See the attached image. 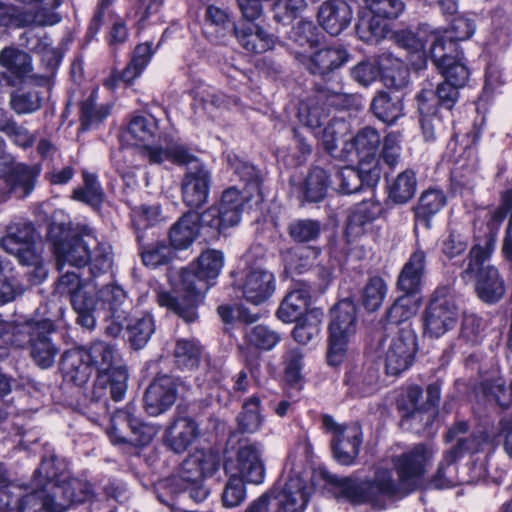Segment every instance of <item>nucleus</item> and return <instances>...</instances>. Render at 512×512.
I'll return each instance as SVG.
<instances>
[{
    "label": "nucleus",
    "instance_id": "obj_1",
    "mask_svg": "<svg viewBox=\"0 0 512 512\" xmlns=\"http://www.w3.org/2000/svg\"><path fill=\"white\" fill-rule=\"evenodd\" d=\"M433 452L423 444L394 459L398 473V481L387 469H378L372 480L359 481L350 477L330 475L328 481L337 489L339 497L352 504H369L374 510H384L395 497L402 496L416 489L421 483L427 463L432 459Z\"/></svg>",
    "mask_w": 512,
    "mask_h": 512
},
{
    "label": "nucleus",
    "instance_id": "obj_2",
    "mask_svg": "<svg viewBox=\"0 0 512 512\" xmlns=\"http://www.w3.org/2000/svg\"><path fill=\"white\" fill-rule=\"evenodd\" d=\"M20 491L14 484L8 483L4 468L0 465V512H65L73 504L83 503L93 497L92 485L77 478L71 479L63 487H54L51 491L42 486L17 501L16 508H11L12 498Z\"/></svg>",
    "mask_w": 512,
    "mask_h": 512
},
{
    "label": "nucleus",
    "instance_id": "obj_3",
    "mask_svg": "<svg viewBox=\"0 0 512 512\" xmlns=\"http://www.w3.org/2000/svg\"><path fill=\"white\" fill-rule=\"evenodd\" d=\"M223 266L224 255L221 251L205 250L196 261L181 270L183 297L177 299L168 292H159L157 294L158 304L173 311L186 322H194L198 317L197 305L202 301L210 286L213 285L211 281L219 276Z\"/></svg>",
    "mask_w": 512,
    "mask_h": 512
},
{
    "label": "nucleus",
    "instance_id": "obj_4",
    "mask_svg": "<svg viewBox=\"0 0 512 512\" xmlns=\"http://www.w3.org/2000/svg\"><path fill=\"white\" fill-rule=\"evenodd\" d=\"M227 162L233 174L243 182L241 190L237 187L226 189L218 205L206 209L202 214V229L211 236H217L230 227L239 224L243 202L259 194L260 180L255 167L241 160L238 156L228 154Z\"/></svg>",
    "mask_w": 512,
    "mask_h": 512
},
{
    "label": "nucleus",
    "instance_id": "obj_5",
    "mask_svg": "<svg viewBox=\"0 0 512 512\" xmlns=\"http://www.w3.org/2000/svg\"><path fill=\"white\" fill-rule=\"evenodd\" d=\"M87 361L97 370V378L92 391V403L99 414L109 411L108 395L115 402L121 401L127 391L128 373L125 367L116 366L118 353L113 345L105 341H94L81 347Z\"/></svg>",
    "mask_w": 512,
    "mask_h": 512
},
{
    "label": "nucleus",
    "instance_id": "obj_6",
    "mask_svg": "<svg viewBox=\"0 0 512 512\" xmlns=\"http://www.w3.org/2000/svg\"><path fill=\"white\" fill-rule=\"evenodd\" d=\"M123 137L136 146L150 164L185 162L191 159L189 149L170 134L160 132L158 121L151 115L132 116Z\"/></svg>",
    "mask_w": 512,
    "mask_h": 512
},
{
    "label": "nucleus",
    "instance_id": "obj_7",
    "mask_svg": "<svg viewBox=\"0 0 512 512\" xmlns=\"http://www.w3.org/2000/svg\"><path fill=\"white\" fill-rule=\"evenodd\" d=\"M53 251L59 270H62L65 264L80 268L89 263L91 274L96 277L108 272L112 267L111 246L100 242L96 237L89 240L67 237L54 241Z\"/></svg>",
    "mask_w": 512,
    "mask_h": 512
},
{
    "label": "nucleus",
    "instance_id": "obj_8",
    "mask_svg": "<svg viewBox=\"0 0 512 512\" xmlns=\"http://www.w3.org/2000/svg\"><path fill=\"white\" fill-rule=\"evenodd\" d=\"M311 488L300 476L290 477L284 485L277 484L271 491L254 500L245 512H303L309 501Z\"/></svg>",
    "mask_w": 512,
    "mask_h": 512
},
{
    "label": "nucleus",
    "instance_id": "obj_9",
    "mask_svg": "<svg viewBox=\"0 0 512 512\" xmlns=\"http://www.w3.org/2000/svg\"><path fill=\"white\" fill-rule=\"evenodd\" d=\"M494 251V238L492 237L487 247L477 244L472 247L469 254V262L464 270L467 277L476 278V291L479 298L486 303L498 302L505 293L504 281L498 270L490 265H485Z\"/></svg>",
    "mask_w": 512,
    "mask_h": 512
},
{
    "label": "nucleus",
    "instance_id": "obj_10",
    "mask_svg": "<svg viewBox=\"0 0 512 512\" xmlns=\"http://www.w3.org/2000/svg\"><path fill=\"white\" fill-rule=\"evenodd\" d=\"M175 364L181 370H193L205 360V373L199 387L203 390L220 388L225 377L224 362L205 354L203 346L195 339H178L174 349Z\"/></svg>",
    "mask_w": 512,
    "mask_h": 512
},
{
    "label": "nucleus",
    "instance_id": "obj_11",
    "mask_svg": "<svg viewBox=\"0 0 512 512\" xmlns=\"http://www.w3.org/2000/svg\"><path fill=\"white\" fill-rule=\"evenodd\" d=\"M382 139L380 133L372 127H364L349 140H345L338 155L347 161H357L364 172H368L370 182H379L381 168L379 165V148Z\"/></svg>",
    "mask_w": 512,
    "mask_h": 512
},
{
    "label": "nucleus",
    "instance_id": "obj_12",
    "mask_svg": "<svg viewBox=\"0 0 512 512\" xmlns=\"http://www.w3.org/2000/svg\"><path fill=\"white\" fill-rule=\"evenodd\" d=\"M459 318V309L450 285L438 286L423 315L424 333L439 338L451 330Z\"/></svg>",
    "mask_w": 512,
    "mask_h": 512
},
{
    "label": "nucleus",
    "instance_id": "obj_13",
    "mask_svg": "<svg viewBox=\"0 0 512 512\" xmlns=\"http://www.w3.org/2000/svg\"><path fill=\"white\" fill-rule=\"evenodd\" d=\"M355 324L356 307L351 300H342L332 308L327 352L329 365L338 366L343 362L349 339L356 331Z\"/></svg>",
    "mask_w": 512,
    "mask_h": 512
},
{
    "label": "nucleus",
    "instance_id": "obj_14",
    "mask_svg": "<svg viewBox=\"0 0 512 512\" xmlns=\"http://www.w3.org/2000/svg\"><path fill=\"white\" fill-rule=\"evenodd\" d=\"M29 7V11H22L13 5L0 2V26L22 27L32 23L46 26L60 22V16L55 12L63 0H17Z\"/></svg>",
    "mask_w": 512,
    "mask_h": 512
},
{
    "label": "nucleus",
    "instance_id": "obj_15",
    "mask_svg": "<svg viewBox=\"0 0 512 512\" xmlns=\"http://www.w3.org/2000/svg\"><path fill=\"white\" fill-rule=\"evenodd\" d=\"M322 429L331 435V448L335 460L345 466L355 464L362 445V429L358 423L342 424L331 415L321 416Z\"/></svg>",
    "mask_w": 512,
    "mask_h": 512
},
{
    "label": "nucleus",
    "instance_id": "obj_16",
    "mask_svg": "<svg viewBox=\"0 0 512 512\" xmlns=\"http://www.w3.org/2000/svg\"><path fill=\"white\" fill-rule=\"evenodd\" d=\"M55 293L60 297L70 299L73 309L77 313V322L86 329H93L96 323L94 311L96 301L92 296L90 285L81 281L74 272H66L58 279Z\"/></svg>",
    "mask_w": 512,
    "mask_h": 512
},
{
    "label": "nucleus",
    "instance_id": "obj_17",
    "mask_svg": "<svg viewBox=\"0 0 512 512\" xmlns=\"http://www.w3.org/2000/svg\"><path fill=\"white\" fill-rule=\"evenodd\" d=\"M185 162H174L177 165H188L181 182V193L184 203L191 208H199L209 197L211 173L194 154Z\"/></svg>",
    "mask_w": 512,
    "mask_h": 512
},
{
    "label": "nucleus",
    "instance_id": "obj_18",
    "mask_svg": "<svg viewBox=\"0 0 512 512\" xmlns=\"http://www.w3.org/2000/svg\"><path fill=\"white\" fill-rule=\"evenodd\" d=\"M134 412V406L128 404L125 409L118 410L111 416V427L107 432L111 442L114 444L126 442L125 437L120 433V428L124 425L131 429L133 438L130 439V442L135 445L144 446L153 440L158 432L156 427L139 420Z\"/></svg>",
    "mask_w": 512,
    "mask_h": 512
},
{
    "label": "nucleus",
    "instance_id": "obj_19",
    "mask_svg": "<svg viewBox=\"0 0 512 512\" xmlns=\"http://www.w3.org/2000/svg\"><path fill=\"white\" fill-rule=\"evenodd\" d=\"M416 353V336L411 330H401L395 335L385 354V367L389 375L397 376L413 363Z\"/></svg>",
    "mask_w": 512,
    "mask_h": 512
},
{
    "label": "nucleus",
    "instance_id": "obj_20",
    "mask_svg": "<svg viewBox=\"0 0 512 512\" xmlns=\"http://www.w3.org/2000/svg\"><path fill=\"white\" fill-rule=\"evenodd\" d=\"M440 40V38H436L434 45H432L430 50L431 60L440 70L445 81L461 88L469 78V71L463 62L462 53L459 50L451 53L446 45L439 42Z\"/></svg>",
    "mask_w": 512,
    "mask_h": 512
},
{
    "label": "nucleus",
    "instance_id": "obj_21",
    "mask_svg": "<svg viewBox=\"0 0 512 512\" xmlns=\"http://www.w3.org/2000/svg\"><path fill=\"white\" fill-rule=\"evenodd\" d=\"M263 453L264 446L260 442H249L241 445L237 451L236 472L233 475L248 483H263L265 479Z\"/></svg>",
    "mask_w": 512,
    "mask_h": 512
},
{
    "label": "nucleus",
    "instance_id": "obj_22",
    "mask_svg": "<svg viewBox=\"0 0 512 512\" xmlns=\"http://www.w3.org/2000/svg\"><path fill=\"white\" fill-rule=\"evenodd\" d=\"M30 335L31 356L41 368H49L55 361L57 347L49 335L54 331V324L49 319H43L27 325Z\"/></svg>",
    "mask_w": 512,
    "mask_h": 512
},
{
    "label": "nucleus",
    "instance_id": "obj_23",
    "mask_svg": "<svg viewBox=\"0 0 512 512\" xmlns=\"http://www.w3.org/2000/svg\"><path fill=\"white\" fill-rule=\"evenodd\" d=\"M177 398V381L168 375L156 378L147 388L144 403L147 413L157 416L169 409Z\"/></svg>",
    "mask_w": 512,
    "mask_h": 512
},
{
    "label": "nucleus",
    "instance_id": "obj_24",
    "mask_svg": "<svg viewBox=\"0 0 512 512\" xmlns=\"http://www.w3.org/2000/svg\"><path fill=\"white\" fill-rule=\"evenodd\" d=\"M4 165L6 170H0L8 193L17 199L27 197L35 186L36 173L28 166L15 163L14 158L7 155Z\"/></svg>",
    "mask_w": 512,
    "mask_h": 512
},
{
    "label": "nucleus",
    "instance_id": "obj_25",
    "mask_svg": "<svg viewBox=\"0 0 512 512\" xmlns=\"http://www.w3.org/2000/svg\"><path fill=\"white\" fill-rule=\"evenodd\" d=\"M238 287L242 297L253 305L266 302L275 292L274 275L267 270L254 269L249 271Z\"/></svg>",
    "mask_w": 512,
    "mask_h": 512
},
{
    "label": "nucleus",
    "instance_id": "obj_26",
    "mask_svg": "<svg viewBox=\"0 0 512 512\" xmlns=\"http://www.w3.org/2000/svg\"><path fill=\"white\" fill-rule=\"evenodd\" d=\"M310 302V287L304 283H297L280 302L276 316L283 323L299 321L311 310L309 309Z\"/></svg>",
    "mask_w": 512,
    "mask_h": 512
},
{
    "label": "nucleus",
    "instance_id": "obj_27",
    "mask_svg": "<svg viewBox=\"0 0 512 512\" xmlns=\"http://www.w3.org/2000/svg\"><path fill=\"white\" fill-rule=\"evenodd\" d=\"M198 423L190 417L175 419L166 429L164 442L174 453L182 454L200 437Z\"/></svg>",
    "mask_w": 512,
    "mask_h": 512
},
{
    "label": "nucleus",
    "instance_id": "obj_28",
    "mask_svg": "<svg viewBox=\"0 0 512 512\" xmlns=\"http://www.w3.org/2000/svg\"><path fill=\"white\" fill-rule=\"evenodd\" d=\"M352 18L350 6L340 0L326 1L318 10L319 24L330 35H339L348 27Z\"/></svg>",
    "mask_w": 512,
    "mask_h": 512
},
{
    "label": "nucleus",
    "instance_id": "obj_29",
    "mask_svg": "<svg viewBox=\"0 0 512 512\" xmlns=\"http://www.w3.org/2000/svg\"><path fill=\"white\" fill-rule=\"evenodd\" d=\"M382 212V204L373 198L355 205L348 216L347 236L356 238L363 235Z\"/></svg>",
    "mask_w": 512,
    "mask_h": 512
},
{
    "label": "nucleus",
    "instance_id": "obj_30",
    "mask_svg": "<svg viewBox=\"0 0 512 512\" xmlns=\"http://www.w3.org/2000/svg\"><path fill=\"white\" fill-rule=\"evenodd\" d=\"M218 466L219 460L214 453L196 450L183 461L179 472L180 478L183 482L203 480L213 475Z\"/></svg>",
    "mask_w": 512,
    "mask_h": 512
},
{
    "label": "nucleus",
    "instance_id": "obj_31",
    "mask_svg": "<svg viewBox=\"0 0 512 512\" xmlns=\"http://www.w3.org/2000/svg\"><path fill=\"white\" fill-rule=\"evenodd\" d=\"M33 227L28 223H11L6 228V234L0 239L5 251L16 256H28V252H36L33 247Z\"/></svg>",
    "mask_w": 512,
    "mask_h": 512
},
{
    "label": "nucleus",
    "instance_id": "obj_32",
    "mask_svg": "<svg viewBox=\"0 0 512 512\" xmlns=\"http://www.w3.org/2000/svg\"><path fill=\"white\" fill-rule=\"evenodd\" d=\"M508 213H510V218L506 228L502 252L508 260L512 261V190H507L503 193L501 205L491 212L488 221L489 235L483 247H487V243L492 237L494 238V246L496 245L497 231Z\"/></svg>",
    "mask_w": 512,
    "mask_h": 512
},
{
    "label": "nucleus",
    "instance_id": "obj_33",
    "mask_svg": "<svg viewBox=\"0 0 512 512\" xmlns=\"http://www.w3.org/2000/svg\"><path fill=\"white\" fill-rule=\"evenodd\" d=\"M0 65L9 74L12 85L33 76L31 56L15 46H8L0 51Z\"/></svg>",
    "mask_w": 512,
    "mask_h": 512
},
{
    "label": "nucleus",
    "instance_id": "obj_34",
    "mask_svg": "<svg viewBox=\"0 0 512 512\" xmlns=\"http://www.w3.org/2000/svg\"><path fill=\"white\" fill-rule=\"evenodd\" d=\"M304 52H298V54L306 58L307 69L319 75H325L340 68L349 59L347 51L340 46L323 48L309 56H305Z\"/></svg>",
    "mask_w": 512,
    "mask_h": 512
},
{
    "label": "nucleus",
    "instance_id": "obj_35",
    "mask_svg": "<svg viewBox=\"0 0 512 512\" xmlns=\"http://www.w3.org/2000/svg\"><path fill=\"white\" fill-rule=\"evenodd\" d=\"M426 254L416 249L404 264L397 280V287L405 294H413L420 289L425 271Z\"/></svg>",
    "mask_w": 512,
    "mask_h": 512
},
{
    "label": "nucleus",
    "instance_id": "obj_36",
    "mask_svg": "<svg viewBox=\"0 0 512 512\" xmlns=\"http://www.w3.org/2000/svg\"><path fill=\"white\" fill-rule=\"evenodd\" d=\"M233 34L240 45L253 53H264L273 49L275 40L258 24H244L233 28Z\"/></svg>",
    "mask_w": 512,
    "mask_h": 512
},
{
    "label": "nucleus",
    "instance_id": "obj_37",
    "mask_svg": "<svg viewBox=\"0 0 512 512\" xmlns=\"http://www.w3.org/2000/svg\"><path fill=\"white\" fill-rule=\"evenodd\" d=\"M61 370L67 381L84 385L91 377L93 368L81 348L66 351L61 358Z\"/></svg>",
    "mask_w": 512,
    "mask_h": 512
},
{
    "label": "nucleus",
    "instance_id": "obj_38",
    "mask_svg": "<svg viewBox=\"0 0 512 512\" xmlns=\"http://www.w3.org/2000/svg\"><path fill=\"white\" fill-rule=\"evenodd\" d=\"M202 228V214L189 212L184 214L170 229L171 246L176 249L188 248Z\"/></svg>",
    "mask_w": 512,
    "mask_h": 512
},
{
    "label": "nucleus",
    "instance_id": "obj_39",
    "mask_svg": "<svg viewBox=\"0 0 512 512\" xmlns=\"http://www.w3.org/2000/svg\"><path fill=\"white\" fill-rule=\"evenodd\" d=\"M438 32V30H433L429 25L424 24L420 26L416 33L413 32H403L399 36L400 44L407 49L412 55H415L417 60H411V63L417 68L420 69L425 66L427 60L426 54V44H430V49L432 48V38L431 33Z\"/></svg>",
    "mask_w": 512,
    "mask_h": 512
},
{
    "label": "nucleus",
    "instance_id": "obj_40",
    "mask_svg": "<svg viewBox=\"0 0 512 512\" xmlns=\"http://www.w3.org/2000/svg\"><path fill=\"white\" fill-rule=\"evenodd\" d=\"M478 392L488 401H494L501 407H508L512 404V380L507 386L506 381L497 370L483 376Z\"/></svg>",
    "mask_w": 512,
    "mask_h": 512
},
{
    "label": "nucleus",
    "instance_id": "obj_41",
    "mask_svg": "<svg viewBox=\"0 0 512 512\" xmlns=\"http://www.w3.org/2000/svg\"><path fill=\"white\" fill-rule=\"evenodd\" d=\"M454 84L444 81L439 84L434 93L432 90L424 89L417 95L418 110L424 116H429L433 112V105H429V101L435 97L438 98V103L446 109H451L458 100L459 92Z\"/></svg>",
    "mask_w": 512,
    "mask_h": 512
},
{
    "label": "nucleus",
    "instance_id": "obj_42",
    "mask_svg": "<svg viewBox=\"0 0 512 512\" xmlns=\"http://www.w3.org/2000/svg\"><path fill=\"white\" fill-rule=\"evenodd\" d=\"M492 32L487 40L490 48L507 47L511 42L512 35V4L497 8L492 15Z\"/></svg>",
    "mask_w": 512,
    "mask_h": 512
},
{
    "label": "nucleus",
    "instance_id": "obj_43",
    "mask_svg": "<svg viewBox=\"0 0 512 512\" xmlns=\"http://www.w3.org/2000/svg\"><path fill=\"white\" fill-rule=\"evenodd\" d=\"M137 240L142 261L147 267L157 268L167 265L175 256L172 246L164 239L146 243L144 236L138 234Z\"/></svg>",
    "mask_w": 512,
    "mask_h": 512
},
{
    "label": "nucleus",
    "instance_id": "obj_44",
    "mask_svg": "<svg viewBox=\"0 0 512 512\" xmlns=\"http://www.w3.org/2000/svg\"><path fill=\"white\" fill-rule=\"evenodd\" d=\"M83 184L76 187L71 198L98 210L104 202L105 193L94 173L82 172Z\"/></svg>",
    "mask_w": 512,
    "mask_h": 512
},
{
    "label": "nucleus",
    "instance_id": "obj_45",
    "mask_svg": "<svg viewBox=\"0 0 512 512\" xmlns=\"http://www.w3.org/2000/svg\"><path fill=\"white\" fill-rule=\"evenodd\" d=\"M379 66L382 70V81L388 89L400 91L409 84V70L398 58L382 56Z\"/></svg>",
    "mask_w": 512,
    "mask_h": 512
},
{
    "label": "nucleus",
    "instance_id": "obj_46",
    "mask_svg": "<svg viewBox=\"0 0 512 512\" xmlns=\"http://www.w3.org/2000/svg\"><path fill=\"white\" fill-rule=\"evenodd\" d=\"M475 32V26L472 21L465 18H457L453 21L452 28L450 30H444L438 32H432V45H434L435 39L440 38L439 41L442 45H446L448 51L457 52L458 41L469 39Z\"/></svg>",
    "mask_w": 512,
    "mask_h": 512
},
{
    "label": "nucleus",
    "instance_id": "obj_47",
    "mask_svg": "<svg viewBox=\"0 0 512 512\" xmlns=\"http://www.w3.org/2000/svg\"><path fill=\"white\" fill-rule=\"evenodd\" d=\"M457 458L456 449L447 451L440 462L436 473L428 483L430 488L446 489L459 485V470L455 464Z\"/></svg>",
    "mask_w": 512,
    "mask_h": 512
},
{
    "label": "nucleus",
    "instance_id": "obj_48",
    "mask_svg": "<svg viewBox=\"0 0 512 512\" xmlns=\"http://www.w3.org/2000/svg\"><path fill=\"white\" fill-rule=\"evenodd\" d=\"M467 424L464 421L458 422L455 426L450 428L446 434L448 442L457 440V444L452 449H456L457 457L463 453H476L482 449L487 443L488 436L484 432L472 434L468 437H459L467 431Z\"/></svg>",
    "mask_w": 512,
    "mask_h": 512
},
{
    "label": "nucleus",
    "instance_id": "obj_49",
    "mask_svg": "<svg viewBox=\"0 0 512 512\" xmlns=\"http://www.w3.org/2000/svg\"><path fill=\"white\" fill-rule=\"evenodd\" d=\"M334 183L340 193L352 194L358 192L363 185L374 187L378 182H370L368 172H364L358 164L357 168L350 166L341 168L335 175Z\"/></svg>",
    "mask_w": 512,
    "mask_h": 512
},
{
    "label": "nucleus",
    "instance_id": "obj_50",
    "mask_svg": "<svg viewBox=\"0 0 512 512\" xmlns=\"http://www.w3.org/2000/svg\"><path fill=\"white\" fill-rule=\"evenodd\" d=\"M371 109L379 120L393 124L403 115L402 96L380 92L374 97Z\"/></svg>",
    "mask_w": 512,
    "mask_h": 512
},
{
    "label": "nucleus",
    "instance_id": "obj_51",
    "mask_svg": "<svg viewBox=\"0 0 512 512\" xmlns=\"http://www.w3.org/2000/svg\"><path fill=\"white\" fill-rule=\"evenodd\" d=\"M452 178L460 185L469 186L475 180L478 167L476 147L473 145L463 147V152L455 159Z\"/></svg>",
    "mask_w": 512,
    "mask_h": 512
},
{
    "label": "nucleus",
    "instance_id": "obj_52",
    "mask_svg": "<svg viewBox=\"0 0 512 512\" xmlns=\"http://www.w3.org/2000/svg\"><path fill=\"white\" fill-rule=\"evenodd\" d=\"M58 460L51 456L50 458H44L39 468L34 473V485L42 486L51 491H54V487H63L72 478L68 480H60V467Z\"/></svg>",
    "mask_w": 512,
    "mask_h": 512
},
{
    "label": "nucleus",
    "instance_id": "obj_53",
    "mask_svg": "<svg viewBox=\"0 0 512 512\" xmlns=\"http://www.w3.org/2000/svg\"><path fill=\"white\" fill-rule=\"evenodd\" d=\"M328 189V176L324 169L315 167L311 169L302 185V196L307 202H320L326 196Z\"/></svg>",
    "mask_w": 512,
    "mask_h": 512
},
{
    "label": "nucleus",
    "instance_id": "obj_54",
    "mask_svg": "<svg viewBox=\"0 0 512 512\" xmlns=\"http://www.w3.org/2000/svg\"><path fill=\"white\" fill-rule=\"evenodd\" d=\"M323 316L324 313L321 309L312 308L305 317L296 321V326L292 331L295 341L305 345L318 335Z\"/></svg>",
    "mask_w": 512,
    "mask_h": 512
},
{
    "label": "nucleus",
    "instance_id": "obj_55",
    "mask_svg": "<svg viewBox=\"0 0 512 512\" xmlns=\"http://www.w3.org/2000/svg\"><path fill=\"white\" fill-rule=\"evenodd\" d=\"M245 338L249 346L261 351L272 350L282 339L279 332L266 325L247 328Z\"/></svg>",
    "mask_w": 512,
    "mask_h": 512
},
{
    "label": "nucleus",
    "instance_id": "obj_56",
    "mask_svg": "<svg viewBox=\"0 0 512 512\" xmlns=\"http://www.w3.org/2000/svg\"><path fill=\"white\" fill-rule=\"evenodd\" d=\"M416 175L412 170L401 172L389 187V198L397 203L404 204L413 198L416 192Z\"/></svg>",
    "mask_w": 512,
    "mask_h": 512
},
{
    "label": "nucleus",
    "instance_id": "obj_57",
    "mask_svg": "<svg viewBox=\"0 0 512 512\" xmlns=\"http://www.w3.org/2000/svg\"><path fill=\"white\" fill-rule=\"evenodd\" d=\"M129 341L135 349L143 348L155 332V323L149 313L133 318L128 327Z\"/></svg>",
    "mask_w": 512,
    "mask_h": 512
},
{
    "label": "nucleus",
    "instance_id": "obj_58",
    "mask_svg": "<svg viewBox=\"0 0 512 512\" xmlns=\"http://www.w3.org/2000/svg\"><path fill=\"white\" fill-rule=\"evenodd\" d=\"M259 407L260 399L257 396L250 397L243 404L242 411L237 416V423L241 432L254 434L260 430L264 418Z\"/></svg>",
    "mask_w": 512,
    "mask_h": 512
},
{
    "label": "nucleus",
    "instance_id": "obj_59",
    "mask_svg": "<svg viewBox=\"0 0 512 512\" xmlns=\"http://www.w3.org/2000/svg\"><path fill=\"white\" fill-rule=\"evenodd\" d=\"M153 54L154 50L152 49V44L149 42L136 46L131 61L122 71L124 83L130 84L139 77L149 64Z\"/></svg>",
    "mask_w": 512,
    "mask_h": 512
},
{
    "label": "nucleus",
    "instance_id": "obj_60",
    "mask_svg": "<svg viewBox=\"0 0 512 512\" xmlns=\"http://www.w3.org/2000/svg\"><path fill=\"white\" fill-rule=\"evenodd\" d=\"M445 203L446 197L441 190H426L419 199L416 208V216L418 219L423 220L428 227L430 217L438 213L444 207Z\"/></svg>",
    "mask_w": 512,
    "mask_h": 512
},
{
    "label": "nucleus",
    "instance_id": "obj_61",
    "mask_svg": "<svg viewBox=\"0 0 512 512\" xmlns=\"http://www.w3.org/2000/svg\"><path fill=\"white\" fill-rule=\"evenodd\" d=\"M22 292L11 263L0 258V304L13 301Z\"/></svg>",
    "mask_w": 512,
    "mask_h": 512
},
{
    "label": "nucleus",
    "instance_id": "obj_62",
    "mask_svg": "<svg viewBox=\"0 0 512 512\" xmlns=\"http://www.w3.org/2000/svg\"><path fill=\"white\" fill-rule=\"evenodd\" d=\"M387 18L376 17L371 14V17H362L357 24V32L359 37L366 42H378L384 38L389 31L386 23Z\"/></svg>",
    "mask_w": 512,
    "mask_h": 512
},
{
    "label": "nucleus",
    "instance_id": "obj_63",
    "mask_svg": "<svg viewBox=\"0 0 512 512\" xmlns=\"http://www.w3.org/2000/svg\"><path fill=\"white\" fill-rule=\"evenodd\" d=\"M417 310V301L410 294H405L394 301L386 312V318L390 323L400 324L413 317Z\"/></svg>",
    "mask_w": 512,
    "mask_h": 512
},
{
    "label": "nucleus",
    "instance_id": "obj_64",
    "mask_svg": "<svg viewBox=\"0 0 512 512\" xmlns=\"http://www.w3.org/2000/svg\"><path fill=\"white\" fill-rule=\"evenodd\" d=\"M378 379V370L371 366L362 374H350L347 381L353 393L367 396L376 390Z\"/></svg>",
    "mask_w": 512,
    "mask_h": 512
}]
</instances>
